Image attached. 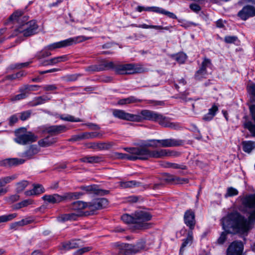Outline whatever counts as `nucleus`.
<instances>
[{
  "mask_svg": "<svg viewBox=\"0 0 255 255\" xmlns=\"http://www.w3.org/2000/svg\"><path fill=\"white\" fill-rule=\"evenodd\" d=\"M92 249L91 247H84L81 248L79 250H78L77 251H76L74 255H82L84 253H87L89 251H90Z\"/></svg>",
  "mask_w": 255,
  "mask_h": 255,
  "instance_id": "864d4df0",
  "label": "nucleus"
},
{
  "mask_svg": "<svg viewBox=\"0 0 255 255\" xmlns=\"http://www.w3.org/2000/svg\"><path fill=\"white\" fill-rule=\"evenodd\" d=\"M158 139H151L147 140L144 144L145 146L152 147H159V144L157 140Z\"/></svg>",
  "mask_w": 255,
  "mask_h": 255,
  "instance_id": "603ef678",
  "label": "nucleus"
},
{
  "mask_svg": "<svg viewBox=\"0 0 255 255\" xmlns=\"http://www.w3.org/2000/svg\"><path fill=\"white\" fill-rule=\"evenodd\" d=\"M249 109L252 119L255 122V105H251Z\"/></svg>",
  "mask_w": 255,
  "mask_h": 255,
  "instance_id": "774afa93",
  "label": "nucleus"
},
{
  "mask_svg": "<svg viewBox=\"0 0 255 255\" xmlns=\"http://www.w3.org/2000/svg\"><path fill=\"white\" fill-rule=\"evenodd\" d=\"M124 149L128 153L115 152V155L117 158L132 161L148 159V149L145 147H125Z\"/></svg>",
  "mask_w": 255,
  "mask_h": 255,
  "instance_id": "39448f33",
  "label": "nucleus"
},
{
  "mask_svg": "<svg viewBox=\"0 0 255 255\" xmlns=\"http://www.w3.org/2000/svg\"><path fill=\"white\" fill-rule=\"evenodd\" d=\"M193 239V231H188L187 238L183 240V243L180 250V254L184 251V248L185 247L188 245H191L192 244Z\"/></svg>",
  "mask_w": 255,
  "mask_h": 255,
  "instance_id": "c85d7f7f",
  "label": "nucleus"
},
{
  "mask_svg": "<svg viewBox=\"0 0 255 255\" xmlns=\"http://www.w3.org/2000/svg\"><path fill=\"white\" fill-rule=\"evenodd\" d=\"M162 180L163 181L175 183H182L183 182H187L188 179L185 178H181L177 176L169 174L168 173H164L162 177Z\"/></svg>",
  "mask_w": 255,
  "mask_h": 255,
  "instance_id": "5701e85b",
  "label": "nucleus"
},
{
  "mask_svg": "<svg viewBox=\"0 0 255 255\" xmlns=\"http://www.w3.org/2000/svg\"><path fill=\"white\" fill-rule=\"evenodd\" d=\"M25 162V160L22 158H9L0 160V166L4 167H11L20 164H22Z\"/></svg>",
  "mask_w": 255,
  "mask_h": 255,
  "instance_id": "a211bd4d",
  "label": "nucleus"
},
{
  "mask_svg": "<svg viewBox=\"0 0 255 255\" xmlns=\"http://www.w3.org/2000/svg\"><path fill=\"white\" fill-rule=\"evenodd\" d=\"M157 141L159 144V147H162L178 146L182 145L184 143L183 140L175 138L159 139Z\"/></svg>",
  "mask_w": 255,
  "mask_h": 255,
  "instance_id": "f3484780",
  "label": "nucleus"
},
{
  "mask_svg": "<svg viewBox=\"0 0 255 255\" xmlns=\"http://www.w3.org/2000/svg\"><path fill=\"white\" fill-rule=\"evenodd\" d=\"M114 69L119 74H134L147 71L141 64H116L113 62H104L99 65H91L86 68L87 71H101Z\"/></svg>",
  "mask_w": 255,
  "mask_h": 255,
  "instance_id": "f03ea898",
  "label": "nucleus"
},
{
  "mask_svg": "<svg viewBox=\"0 0 255 255\" xmlns=\"http://www.w3.org/2000/svg\"><path fill=\"white\" fill-rule=\"evenodd\" d=\"M137 27L148 29V28H153L156 29H166L168 30L169 28L168 27H163L162 26L160 25H147L146 24H140L137 26Z\"/></svg>",
  "mask_w": 255,
  "mask_h": 255,
  "instance_id": "79ce46f5",
  "label": "nucleus"
},
{
  "mask_svg": "<svg viewBox=\"0 0 255 255\" xmlns=\"http://www.w3.org/2000/svg\"><path fill=\"white\" fill-rule=\"evenodd\" d=\"M19 199V196L17 194L12 195L9 196L7 199V201L9 203H12L15 201H17Z\"/></svg>",
  "mask_w": 255,
  "mask_h": 255,
  "instance_id": "e2e57ef3",
  "label": "nucleus"
},
{
  "mask_svg": "<svg viewBox=\"0 0 255 255\" xmlns=\"http://www.w3.org/2000/svg\"><path fill=\"white\" fill-rule=\"evenodd\" d=\"M184 222L189 228V231H193L196 223L195 214L193 211L190 209L185 212L184 215Z\"/></svg>",
  "mask_w": 255,
  "mask_h": 255,
  "instance_id": "dca6fc26",
  "label": "nucleus"
},
{
  "mask_svg": "<svg viewBox=\"0 0 255 255\" xmlns=\"http://www.w3.org/2000/svg\"><path fill=\"white\" fill-rule=\"evenodd\" d=\"M96 186L97 185H96L83 186H81L80 188L82 190L86 191L88 193H94L95 194Z\"/></svg>",
  "mask_w": 255,
  "mask_h": 255,
  "instance_id": "09e8293b",
  "label": "nucleus"
},
{
  "mask_svg": "<svg viewBox=\"0 0 255 255\" xmlns=\"http://www.w3.org/2000/svg\"><path fill=\"white\" fill-rule=\"evenodd\" d=\"M115 145L113 142H98V150H108L111 148Z\"/></svg>",
  "mask_w": 255,
  "mask_h": 255,
  "instance_id": "58836bf2",
  "label": "nucleus"
},
{
  "mask_svg": "<svg viewBox=\"0 0 255 255\" xmlns=\"http://www.w3.org/2000/svg\"><path fill=\"white\" fill-rule=\"evenodd\" d=\"M164 120H162L160 125L164 128H168L173 129H179L181 128V125L178 123L171 122L169 118L164 116Z\"/></svg>",
  "mask_w": 255,
  "mask_h": 255,
  "instance_id": "a878e982",
  "label": "nucleus"
},
{
  "mask_svg": "<svg viewBox=\"0 0 255 255\" xmlns=\"http://www.w3.org/2000/svg\"><path fill=\"white\" fill-rule=\"evenodd\" d=\"M244 245L242 242L234 241L227 250V255H245L243 253Z\"/></svg>",
  "mask_w": 255,
  "mask_h": 255,
  "instance_id": "2eb2a0df",
  "label": "nucleus"
},
{
  "mask_svg": "<svg viewBox=\"0 0 255 255\" xmlns=\"http://www.w3.org/2000/svg\"><path fill=\"white\" fill-rule=\"evenodd\" d=\"M242 202V206L247 210H250L249 213V216L248 218L241 215L238 212L231 213V215L225 220L226 222H234L235 223H240L244 224V230L249 229L251 226H253L255 222V193L247 195L244 196H240Z\"/></svg>",
  "mask_w": 255,
  "mask_h": 255,
  "instance_id": "f257e3e1",
  "label": "nucleus"
},
{
  "mask_svg": "<svg viewBox=\"0 0 255 255\" xmlns=\"http://www.w3.org/2000/svg\"><path fill=\"white\" fill-rule=\"evenodd\" d=\"M150 11L165 15L167 16L168 17H169L171 18H172V19H177V16H176V15L174 13L171 12L170 11H167V10H165L164 9L159 7H157V6L150 7Z\"/></svg>",
  "mask_w": 255,
  "mask_h": 255,
  "instance_id": "bb28decb",
  "label": "nucleus"
},
{
  "mask_svg": "<svg viewBox=\"0 0 255 255\" xmlns=\"http://www.w3.org/2000/svg\"><path fill=\"white\" fill-rule=\"evenodd\" d=\"M207 73L206 69L200 67V69L196 72L195 74V78L197 80H200L202 79L205 78Z\"/></svg>",
  "mask_w": 255,
  "mask_h": 255,
  "instance_id": "ea45409f",
  "label": "nucleus"
},
{
  "mask_svg": "<svg viewBox=\"0 0 255 255\" xmlns=\"http://www.w3.org/2000/svg\"><path fill=\"white\" fill-rule=\"evenodd\" d=\"M40 86L36 85H24L22 86L24 90H25L27 94H29L30 91H35L39 89ZM23 91V90H22Z\"/></svg>",
  "mask_w": 255,
  "mask_h": 255,
  "instance_id": "49530a36",
  "label": "nucleus"
},
{
  "mask_svg": "<svg viewBox=\"0 0 255 255\" xmlns=\"http://www.w3.org/2000/svg\"><path fill=\"white\" fill-rule=\"evenodd\" d=\"M39 151L40 148L37 145H31L22 153V156L25 158L24 159L26 161L33 158Z\"/></svg>",
  "mask_w": 255,
  "mask_h": 255,
  "instance_id": "aec40b11",
  "label": "nucleus"
},
{
  "mask_svg": "<svg viewBox=\"0 0 255 255\" xmlns=\"http://www.w3.org/2000/svg\"><path fill=\"white\" fill-rule=\"evenodd\" d=\"M109 193V190L99 189L97 186H96L95 194L99 196H104Z\"/></svg>",
  "mask_w": 255,
  "mask_h": 255,
  "instance_id": "bf43d9fd",
  "label": "nucleus"
},
{
  "mask_svg": "<svg viewBox=\"0 0 255 255\" xmlns=\"http://www.w3.org/2000/svg\"><path fill=\"white\" fill-rule=\"evenodd\" d=\"M88 39V37H86L84 36H78L50 44L46 46L44 49L45 50H53L57 48L65 47L73 44L81 42Z\"/></svg>",
  "mask_w": 255,
  "mask_h": 255,
  "instance_id": "0eeeda50",
  "label": "nucleus"
},
{
  "mask_svg": "<svg viewBox=\"0 0 255 255\" xmlns=\"http://www.w3.org/2000/svg\"><path fill=\"white\" fill-rule=\"evenodd\" d=\"M71 208L74 211H80L87 208V203L82 201H77L72 203Z\"/></svg>",
  "mask_w": 255,
  "mask_h": 255,
  "instance_id": "2f4dec72",
  "label": "nucleus"
},
{
  "mask_svg": "<svg viewBox=\"0 0 255 255\" xmlns=\"http://www.w3.org/2000/svg\"><path fill=\"white\" fill-rule=\"evenodd\" d=\"M17 214L13 213L8 215H4L0 216V223L9 221L15 218Z\"/></svg>",
  "mask_w": 255,
  "mask_h": 255,
  "instance_id": "37998d69",
  "label": "nucleus"
},
{
  "mask_svg": "<svg viewBox=\"0 0 255 255\" xmlns=\"http://www.w3.org/2000/svg\"><path fill=\"white\" fill-rule=\"evenodd\" d=\"M113 115L115 117L123 120L132 122H140L141 121L140 116L126 113L122 110H114Z\"/></svg>",
  "mask_w": 255,
  "mask_h": 255,
  "instance_id": "9b49d317",
  "label": "nucleus"
},
{
  "mask_svg": "<svg viewBox=\"0 0 255 255\" xmlns=\"http://www.w3.org/2000/svg\"><path fill=\"white\" fill-rule=\"evenodd\" d=\"M139 183L135 181H129L126 182H121L120 183V186L123 188H131L137 186Z\"/></svg>",
  "mask_w": 255,
  "mask_h": 255,
  "instance_id": "a19ab883",
  "label": "nucleus"
},
{
  "mask_svg": "<svg viewBox=\"0 0 255 255\" xmlns=\"http://www.w3.org/2000/svg\"><path fill=\"white\" fill-rule=\"evenodd\" d=\"M61 120L69 121L72 122H81V120L79 118H75L73 116L70 115H67L65 116L64 115H59L58 117Z\"/></svg>",
  "mask_w": 255,
  "mask_h": 255,
  "instance_id": "de8ad7c7",
  "label": "nucleus"
},
{
  "mask_svg": "<svg viewBox=\"0 0 255 255\" xmlns=\"http://www.w3.org/2000/svg\"><path fill=\"white\" fill-rule=\"evenodd\" d=\"M68 60V56L66 55L56 57L51 59V63L55 65L60 62H65Z\"/></svg>",
  "mask_w": 255,
  "mask_h": 255,
  "instance_id": "c03bdc74",
  "label": "nucleus"
},
{
  "mask_svg": "<svg viewBox=\"0 0 255 255\" xmlns=\"http://www.w3.org/2000/svg\"><path fill=\"white\" fill-rule=\"evenodd\" d=\"M29 16L24 15L21 10H16L9 17V21H12L13 23L18 24V27H23L25 26L26 23H28Z\"/></svg>",
  "mask_w": 255,
  "mask_h": 255,
  "instance_id": "f8f14e48",
  "label": "nucleus"
},
{
  "mask_svg": "<svg viewBox=\"0 0 255 255\" xmlns=\"http://www.w3.org/2000/svg\"><path fill=\"white\" fill-rule=\"evenodd\" d=\"M22 222V225L24 226L27 224L32 223L34 222V220L32 217H28L21 220Z\"/></svg>",
  "mask_w": 255,
  "mask_h": 255,
  "instance_id": "69168bd1",
  "label": "nucleus"
},
{
  "mask_svg": "<svg viewBox=\"0 0 255 255\" xmlns=\"http://www.w3.org/2000/svg\"><path fill=\"white\" fill-rule=\"evenodd\" d=\"M82 215L83 214L81 212L64 214L58 216L57 220L60 222H65L68 221H75L78 217Z\"/></svg>",
  "mask_w": 255,
  "mask_h": 255,
  "instance_id": "4be33fe9",
  "label": "nucleus"
},
{
  "mask_svg": "<svg viewBox=\"0 0 255 255\" xmlns=\"http://www.w3.org/2000/svg\"><path fill=\"white\" fill-rule=\"evenodd\" d=\"M28 185V182L25 180L22 181L16 184V191L18 193L22 192Z\"/></svg>",
  "mask_w": 255,
  "mask_h": 255,
  "instance_id": "8fccbe9b",
  "label": "nucleus"
},
{
  "mask_svg": "<svg viewBox=\"0 0 255 255\" xmlns=\"http://www.w3.org/2000/svg\"><path fill=\"white\" fill-rule=\"evenodd\" d=\"M245 128L248 129L253 134V136H255V124H253L251 122L248 121L244 124Z\"/></svg>",
  "mask_w": 255,
  "mask_h": 255,
  "instance_id": "3c124183",
  "label": "nucleus"
},
{
  "mask_svg": "<svg viewBox=\"0 0 255 255\" xmlns=\"http://www.w3.org/2000/svg\"><path fill=\"white\" fill-rule=\"evenodd\" d=\"M242 145L243 150L249 153L255 147V142L252 141H244L242 142Z\"/></svg>",
  "mask_w": 255,
  "mask_h": 255,
  "instance_id": "c9c22d12",
  "label": "nucleus"
},
{
  "mask_svg": "<svg viewBox=\"0 0 255 255\" xmlns=\"http://www.w3.org/2000/svg\"><path fill=\"white\" fill-rule=\"evenodd\" d=\"M189 93L187 92H181L178 95L177 98L181 99L183 101L186 102L187 101V96L188 95Z\"/></svg>",
  "mask_w": 255,
  "mask_h": 255,
  "instance_id": "0e129e2a",
  "label": "nucleus"
},
{
  "mask_svg": "<svg viewBox=\"0 0 255 255\" xmlns=\"http://www.w3.org/2000/svg\"><path fill=\"white\" fill-rule=\"evenodd\" d=\"M171 57L179 63H183L186 59V55L183 52L178 53L171 55Z\"/></svg>",
  "mask_w": 255,
  "mask_h": 255,
  "instance_id": "e433bc0d",
  "label": "nucleus"
},
{
  "mask_svg": "<svg viewBox=\"0 0 255 255\" xmlns=\"http://www.w3.org/2000/svg\"><path fill=\"white\" fill-rule=\"evenodd\" d=\"M42 88L45 91H53L57 89V87L54 84H51L44 85Z\"/></svg>",
  "mask_w": 255,
  "mask_h": 255,
  "instance_id": "13d9d810",
  "label": "nucleus"
},
{
  "mask_svg": "<svg viewBox=\"0 0 255 255\" xmlns=\"http://www.w3.org/2000/svg\"><path fill=\"white\" fill-rule=\"evenodd\" d=\"M51 99V97L47 95H43L41 96L35 97L33 100L31 102V105L32 106H36L39 105H42L48 102Z\"/></svg>",
  "mask_w": 255,
  "mask_h": 255,
  "instance_id": "cd10ccee",
  "label": "nucleus"
},
{
  "mask_svg": "<svg viewBox=\"0 0 255 255\" xmlns=\"http://www.w3.org/2000/svg\"><path fill=\"white\" fill-rule=\"evenodd\" d=\"M164 119V116L151 111V114H150V116L148 120L158 122V124L160 125L162 121V120Z\"/></svg>",
  "mask_w": 255,
  "mask_h": 255,
  "instance_id": "72a5a7b5",
  "label": "nucleus"
},
{
  "mask_svg": "<svg viewBox=\"0 0 255 255\" xmlns=\"http://www.w3.org/2000/svg\"><path fill=\"white\" fill-rule=\"evenodd\" d=\"M58 140V138L51 135H48L46 137L40 139L38 142V145L43 147L52 146Z\"/></svg>",
  "mask_w": 255,
  "mask_h": 255,
  "instance_id": "b1692460",
  "label": "nucleus"
},
{
  "mask_svg": "<svg viewBox=\"0 0 255 255\" xmlns=\"http://www.w3.org/2000/svg\"><path fill=\"white\" fill-rule=\"evenodd\" d=\"M141 101V100L137 99L134 96H130L127 98H124L119 100L118 102V104L120 105H125L140 102Z\"/></svg>",
  "mask_w": 255,
  "mask_h": 255,
  "instance_id": "c756f323",
  "label": "nucleus"
},
{
  "mask_svg": "<svg viewBox=\"0 0 255 255\" xmlns=\"http://www.w3.org/2000/svg\"><path fill=\"white\" fill-rule=\"evenodd\" d=\"M238 39V37L236 36H226L225 37L224 41L227 43H234Z\"/></svg>",
  "mask_w": 255,
  "mask_h": 255,
  "instance_id": "6e6d98bb",
  "label": "nucleus"
},
{
  "mask_svg": "<svg viewBox=\"0 0 255 255\" xmlns=\"http://www.w3.org/2000/svg\"><path fill=\"white\" fill-rule=\"evenodd\" d=\"M102 160V157L99 156H85L80 159L81 162L89 163H98Z\"/></svg>",
  "mask_w": 255,
  "mask_h": 255,
  "instance_id": "473e14b6",
  "label": "nucleus"
},
{
  "mask_svg": "<svg viewBox=\"0 0 255 255\" xmlns=\"http://www.w3.org/2000/svg\"><path fill=\"white\" fill-rule=\"evenodd\" d=\"M31 112L29 111L23 112L21 113L20 119L22 121H25L30 117Z\"/></svg>",
  "mask_w": 255,
  "mask_h": 255,
  "instance_id": "052dcab7",
  "label": "nucleus"
},
{
  "mask_svg": "<svg viewBox=\"0 0 255 255\" xmlns=\"http://www.w3.org/2000/svg\"><path fill=\"white\" fill-rule=\"evenodd\" d=\"M17 178V175L15 174L3 177L0 178V189H7L3 188L7 184L9 183L12 181L15 180Z\"/></svg>",
  "mask_w": 255,
  "mask_h": 255,
  "instance_id": "7c9ffc66",
  "label": "nucleus"
},
{
  "mask_svg": "<svg viewBox=\"0 0 255 255\" xmlns=\"http://www.w3.org/2000/svg\"><path fill=\"white\" fill-rule=\"evenodd\" d=\"M239 194V192L237 189L236 188L230 187H228L227 189V192L225 194V197L228 198L229 197H232L234 196H236Z\"/></svg>",
  "mask_w": 255,
  "mask_h": 255,
  "instance_id": "a18cd8bd",
  "label": "nucleus"
},
{
  "mask_svg": "<svg viewBox=\"0 0 255 255\" xmlns=\"http://www.w3.org/2000/svg\"><path fill=\"white\" fill-rule=\"evenodd\" d=\"M16 137L14 140L20 144H26L35 141L37 139L36 136L31 132H27L25 128H21L15 130Z\"/></svg>",
  "mask_w": 255,
  "mask_h": 255,
  "instance_id": "6e6552de",
  "label": "nucleus"
},
{
  "mask_svg": "<svg viewBox=\"0 0 255 255\" xmlns=\"http://www.w3.org/2000/svg\"><path fill=\"white\" fill-rule=\"evenodd\" d=\"M151 111L147 110H143L141 111V115L140 116L141 117V120L143 119L144 120H148L150 114H151Z\"/></svg>",
  "mask_w": 255,
  "mask_h": 255,
  "instance_id": "4d7b16f0",
  "label": "nucleus"
},
{
  "mask_svg": "<svg viewBox=\"0 0 255 255\" xmlns=\"http://www.w3.org/2000/svg\"><path fill=\"white\" fill-rule=\"evenodd\" d=\"M22 90H24L22 87L19 88V92L20 93L11 97L10 101L11 102H14L25 99L28 95L25 90H23V91Z\"/></svg>",
  "mask_w": 255,
  "mask_h": 255,
  "instance_id": "f704fd0d",
  "label": "nucleus"
},
{
  "mask_svg": "<svg viewBox=\"0 0 255 255\" xmlns=\"http://www.w3.org/2000/svg\"><path fill=\"white\" fill-rule=\"evenodd\" d=\"M18 121V118L15 115L11 116L9 119V125L10 126H13Z\"/></svg>",
  "mask_w": 255,
  "mask_h": 255,
  "instance_id": "338daca9",
  "label": "nucleus"
},
{
  "mask_svg": "<svg viewBox=\"0 0 255 255\" xmlns=\"http://www.w3.org/2000/svg\"><path fill=\"white\" fill-rule=\"evenodd\" d=\"M145 248V242L141 241L135 245L128 244H117L116 250L119 255H130L143 251Z\"/></svg>",
  "mask_w": 255,
  "mask_h": 255,
  "instance_id": "423d86ee",
  "label": "nucleus"
},
{
  "mask_svg": "<svg viewBox=\"0 0 255 255\" xmlns=\"http://www.w3.org/2000/svg\"><path fill=\"white\" fill-rule=\"evenodd\" d=\"M238 16L243 20H246L249 17L255 15V8L250 5L244 6L238 14Z\"/></svg>",
  "mask_w": 255,
  "mask_h": 255,
  "instance_id": "412c9836",
  "label": "nucleus"
},
{
  "mask_svg": "<svg viewBox=\"0 0 255 255\" xmlns=\"http://www.w3.org/2000/svg\"><path fill=\"white\" fill-rule=\"evenodd\" d=\"M211 64V60L209 59L205 58L203 61L202 63L201 67L206 69L207 67L209 66Z\"/></svg>",
  "mask_w": 255,
  "mask_h": 255,
  "instance_id": "680f3d73",
  "label": "nucleus"
},
{
  "mask_svg": "<svg viewBox=\"0 0 255 255\" xmlns=\"http://www.w3.org/2000/svg\"><path fill=\"white\" fill-rule=\"evenodd\" d=\"M24 27H18L15 30V32L22 33L25 37L30 36L36 33L38 25L35 20H31L26 23Z\"/></svg>",
  "mask_w": 255,
  "mask_h": 255,
  "instance_id": "ddd939ff",
  "label": "nucleus"
},
{
  "mask_svg": "<svg viewBox=\"0 0 255 255\" xmlns=\"http://www.w3.org/2000/svg\"><path fill=\"white\" fill-rule=\"evenodd\" d=\"M34 195H38L41 194L44 191L43 187L39 184L35 185L33 189Z\"/></svg>",
  "mask_w": 255,
  "mask_h": 255,
  "instance_id": "5fc2aeb1",
  "label": "nucleus"
},
{
  "mask_svg": "<svg viewBox=\"0 0 255 255\" xmlns=\"http://www.w3.org/2000/svg\"><path fill=\"white\" fill-rule=\"evenodd\" d=\"M231 213L228 214L226 217H224L221 220V223L223 229L225 231L222 232L220 234L219 238L217 240L216 244L219 245H223L227 240L228 234H235L236 233H245L248 232L251 230L253 226H251L249 229L244 230L243 228L244 224L240 223H235L234 222H226V219L231 215Z\"/></svg>",
  "mask_w": 255,
  "mask_h": 255,
  "instance_id": "20e7f679",
  "label": "nucleus"
},
{
  "mask_svg": "<svg viewBox=\"0 0 255 255\" xmlns=\"http://www.w3.org/2000/svg\"><path fill=\"white\" fill-rule=\"evenodd\" d=\"M82 244L80 240H71L68 242L63 243L62 248L65 250H70L79 248L82 246Z\"/></svg>",
  "mask_w": 255,
  "mask_h": 255,
  "instance_id": "393cba45",
  "label": "nucleus"
},
{
  "mask_svg": "<svg viewBox=\"0 0 255 255\" xmlns=\"http://www.w3.org/2000/svg\"><path fill=\"white\" fill-rule=\"evenodd\" d=\"M151 218L152 216L149 213L138 211L135 212L132 215L124 214L121 217V219L128 224H134V227L137 229L145 230L151 227V224L146 222L150 221Z\"/></svg>",
  "mask_w": 255,
  "mask_h": 255,
  "instance_id": "7ed1b4c3",
  "label": "nucleus"
},
{
  "mask_svg": "<svg viewBox=\"0 0 255 255\" xmlns=\"http://www.w3.org/2000/svg\"><path fill=\"white\" fill-rule=\"evenodd\" d=\"M80 194L82 195V194L78 193H66L63 195H60L58 194L45 195L42 197V199L48 203L57 204L68 199H71L74 198H78Z\"/></svg>",
  "mask_w": 255,
  "mask_h": 255,
  "instance_id": "1a4fd4ad",
  "label": "nucleus"
},
{
  "mask_svg": "<svg viewBox=\"0 0 255 255\" xmlns=\"http://www.w3.org/2000/svg\"><path fill=\"white\" fill-rule=\"evenodd\" d=\"M108 204V200L104 198L96 199L87 203V208L91 212L89 214H94V211L107 207Z\"/></svg>",
  "mask_w": 255,
  "mask_h": 255,
  "instance_id": "4468645a",
  "label": "nucleus"
},
{
  "mask_svg": "<svg viewBox=\"0 0 255 255\" xmlns=\"http://www.w3.org/2000/svg\"><path fill=\"white\" fill-rule=\"evenodd\" d=\"M66 130V127L63 125H55L51 126H44L42 128V131L43 133H47L50 135H56Z\"/></svg>",
  "mask_w": 255,
  "mask_h": 255,
  "instance_id": "6ab92c4d",
  "label": "nucleus"
},
{
  "mask_svg": "<svg viewBox=\"0 0 255 255\" xmlns=\"http://www.w3.org/2000/svg\"><path fill=\"white\" fill-rule=\"evenodd\" d=\"M33 201L31 199L24 200L17 204H16L13 206V209L15 210L19 209L21 208L26 207L29 205L32 204Z\"/></svg>",
  "mask_w": 255,
  "mask_h": 255,
  "instance_id": "4c0bfd02",
  "label": "nucleus"
},
{
  "mask_svg": "<svg viewBox=\"0 0 255 255\" xmlns=\"http://www.w3.org/2000/svg\"><path fill=\"white\" fill-rule=\"evenodd\" d=\"M180 155L179 152L167 149L150 150L148 149V159L149 158H159L165 156L177 157Z\"/></svg>",
  "mask_w": 255,
  "mask_h": 255,
  "instance_id": "9d476101",
  "label": "nucleus"
}]
</instances>
